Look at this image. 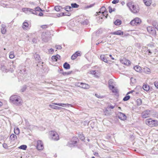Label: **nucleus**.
Instances as JSON below:
<instances>
[{"label": "nucleus", "mask_w": 158, "mask_h": 158, "mask_svg": "<svg viewBox=\"0 0 158 158\" xmlns=\"http://www.w3.org/2000/svg\"><path fill=\"white\" fill-rule=\"evenodd\" d=\"M63 67L64 68L66 69H69L70 68V66L69 64L67 62H65L63 64Z\"/></svg>", "instance_id": "4be33fe9"}, {"label": "nucleus", "mask_w": 158, "mask_h": 158, "mask_svg": "<svg viewBox=\"0 0 158 158\" xmlns=\"http://www.w3.org/2000/svg\"><path fill=\"white\" fill-rule=\"evenodd\" d=\"M107 13H108L107 11H106L105 12H103L102 13V15H103V16H105V15H106L105 17L106 18H107V15H108Z\"/></svg>", "instance_id": "603ef678"}, {"label": "nucleus", "mask_w": 158, "mask_h": 158, "mask_svg": "<svg viewBox=\"0 0 158 158\" xmlns=\"http://www.w3.org/2000/svg\"><path fill=\"white\" fill-rule=\"evenodd\" d=\"M127 6L129 7L130 10L134 13H136L139 11V8L138 6L132 4L131 2L127 4Z\"/></svg>", "instance_id": "f03ea898"}, {"label": "nucleus", "mask_w": 158, "mask_h": 158, "mask_svg": "<svg viewBox=\"0 0 158 158\" xmlns=\"http://www.w3.org/2000/svg\"><path fill=\"white\" fill-rule=\"evenodd\" d=\"M72 7L74 8H77L79 7V5L76 3H72L71 4Z\"/></svg>", "instance_id": "c9c22d12"}, {"label": "nucleus", "mask_w": 158, "mask_h": 158, "mask_svg": "<svg viewBox=\"0 0 158 158\" xmlns=\"http://www.w3.org/2000/svg\"><path fill=\"white\" fill-rule=\"evenodd\" d=\"M153 26L156 29V28L158 27V24L156 21H154L152 23Z\"/></svg>", "instance_id": "e433bc0d"}, {"label": "nucleus", "mask_w": 158, "mask_h": 158, "mask_svg": "<svg viewBox=\"0 0 158 158\" xmlns=\"http://www.w3.org/2000/svg\"><path fill=\"white\" fill-rule=\"evenodd\" d=\"M41 27L43 29H46L48 27V25H44L41 26Z\"/></svg>", "instance_id": "052dcab7"}, {"label": "nucleus", "mask_w": 158, "mask_h": 158, "mask_svg": "<svg viewBox=\"0 0 158 158\" xmlns=\"http://www.w3.org/2000/svg\"><path fill=\"white\" fill-rule=\"evenodd\" d=\"M58 71L60 73H62L63 75V73H64V72L63 71V69H60L59 67H58Z\"/></svg>", "instance_id": "3c124183"}, {"label": "nucleus", "mask_w": 158, "mask_h": 158, "mask_svg": "<svg viewBox=\"0 0 158 158\" xmlns=\"http://www.w3.org/2000/svg\"><path fill=\"white\" fill-rule=\"evenodd\" d=\"M145 4L147 6H149L152 3V0H143Z\"/></svg>", "instance_id": "aec40b11"}, {"label": "nucleus", "mask_w": 158, "mask_h": 158, "mask_svg": "<svg viewBox=\"0 0 158 158\" xmlns=\"http://www.w3.org/2000/svg\"><path fill=\"white\" fill-rule=\"evenodd\" d=\"M41 37L42 40L45 42H48L50 39L48 35L46 32H43L42 33Z\"/></svg>", "instance_id": "39448f33"}, {"label": "nucleus", "mask_w": 158, "mask_h": 158, "mask_svg": "<svg viewBox=\"0 0 158 158\" xmlns=\"http://www.w3.org/2000/svg\"><path fill=\"white\" fill-rule=\"evenodd\" d=\"M10 139L12 141H14L17 139V136L16 135L14 134H12L10 136Z\"/></svg>", "instance_id": "b1692460"}, {"label": "nucleus", "mask_w": 158, "mask_h": 158, "mask_svg": "<svg viewBox=\"0 0 158 158\" xmlns=\"http://www.w3.org/2000/svg\"><path fill=\"white\" fill-rule=\"evenodd\" d=\"M112 91L114 93H118V89L115 87L114 88V89H113L112 90Z\"/></svg>", "instance_id": "09e8293b"}, {"label": "nucleus", "mask_w": 158, "mask_h": 158, "mask_svg": "<svg viewBox=\"0 0 158 158\" xmlns=\"http://www.w3.org/2000/svg\"><path fill=\"white\" fill-rule=\"evenodd\" d=\"M134 69L137 72H140L141 69V68L139 66H136L134 67Z\"/></svg>", "instance_id": "c85d7f7f"}, {"label": "nucleus", "mask_w": 158, "mask_h": 158, "mask_svg": "<svg viewBox=\"0 0 158 158\" xmlns=\"http://www.w3.org/2000/svg\"><path fill=\"white\" fill-rule=\"evenodd\" d=\"M100 59L101 60L106 63L108 62V60L105 57V55H101L100 56Z\"/></svg>", "instance_id": "a878e982"}, {"label": "nucleus", "mask_w": 158, "mask_h": 158, "mask_svg": "<svg viewBox=\"0 0 158 158\" xmlns=\"http://www.w3.org/2000/svg\"><path fill=\"white\" fill-rule=\"evenodd\" d=\"M141 22V20L140 19L136 18L132 20L130 22V23L132 26L137 25L140 24Z\"/></svg>", "instance_id": "20e7f679"}, {"label": "nucleus", "mask_w": 158, "mask_h": 158, "mask_svg": "<svg viewBox=\"0 0 158 158\" xmlns=\"http://www.w3.org/2000/svg\"><path fill=\"white\" fill-rule=\"evenodd\" d=\"M50 135L51 139L55 141L58 140L59 139V137L58 134L56 132L54 131H51L50 132Z\"/></svg>", "instance_id": "7ed1b4c3"}, {"label": "nucleus", "mask_w": 158, "mask_h": 158, "mask_svg": "<svg viewBox=\"0 0 158 158\" xmlns=\"http://www.w3.org/2000/svg\"><path fill=\"white\" fill-rule=\"evenodd\" d=\"M143 88L144 90L146 91H148L150 89L149 86L148 85H143Z\"/></svg>", "instance_id": "bb28decb"}, {"label": "nucleus", "mask_w": 158, "mask_h": 158, "mask_svg": "<svg viewBox=\"0 0 158 158\" xmlns=\"http://www.w3.org/2000/svg\"><path fill=\"white\" fill-rule=\"evenodd\" d=\"M109 87L110 90H112L115 87L113 85H112L109 84Z\"/></svg>", "instance_id": "4d7b16f0"}, {"label": "nucleus", "mask_w": 158, "mask_h": 158, "mask_svg": "<svg viewBox=\"0 0 158 158\" xmlns=\"http://www.w3.org/2000/svg\"><path fill=\"white\" fill-rule=\"evenodd\" d=\"M15 56L13 52H10V53L9 57L10 59H13L14 58Z\"/></svg>", "instance_id": "a19ab883"}, {"label": "nucleus", "mask_w": 158, "mask_h": 158, "mask_svg": "<svg viewBox=\"0 0 158 158\" xmlns=\"http://www.w3.org/2000/svg\"><path fill=\"white\" fill-rule=\"evenodd\" d=\"M127 94L126 96H125L123 98V100L124 101H127L130 99V97L129 95H127Z\"/></svg>", "instance_id": "58836bf2"}, {"label": "nucleus", "mask_w": 158, "mask_h": 158, "mask_svg": "<svg viewBox=\"0 0 158 158\" xmlns=\"http://www.w3.org/2000/svg\"><path fill=\"white\" fill-rule=\"evenodd\" d=\"M95 96L99 98H102L104 97L103 96H100L97 94H95Z\"/></svg>", "instance_id": "864d4df0"}, {"label": "nucleus", "mask_w": 158, "mask_h": 158, "mask_svg": "<svg viewBox=\"0 0 158 158\" xmlns=\"http://www.w3.org/2000/svg\"><path fill=\"white\" fill-rule=\"evenodd\" d=\"M102 29L101 28L99 29L98 31H96L92 35V39H94L95 38V36H98L99 34L101 33H102Z\"/></svg>", "instance_id": "f8f14e48"}, {"label": "nucleus", "mask_w": 158, "mask_h": 158, "mask_svg": "<svg viewBox=\"0 0 158 158\" xmlns=\"http://www.w3.org/2000/svg\"><path fill=\"white\" fill-rule=\"evenodd\" d=\"M60 56L59 55L57 54L56 56H52V59L53 61H56L58 59H59L60 58Z\"/></svg>", "instance_id": "a211bd4d"}, {"label": "nucleus", "mask_w": 158, "mask_h": 158, "mask_svg": "<svg viewBox=\"0 0 158 158\" xmlns=\"http://www.w3.org/2000/svg\"><path fill=\"white\" fill-rule=\"evenodd\" d=\"M53 104L56 105L57 106H61L64 107V105H67L68 107L71 106L72 107V105L70 104H65L64 103H54Z\"/></svg>", "instance_id": "2eb2a0df"}, {"label": "nucleus", "mask_w": 158, "mask_h": 158, "mask_svg": "<svg viewBox=\"0 0 158 158\" xmlns=\"http://www.w3.org/2000/svg\"><path fill=\"white\" fill-rule=\"evenodd\" d=\"M119 2V0H114L112 2V3L113 4H116Z\"/></svg>", "instance_id": "e2e57ef3"}, {"label": "nucleus", "mask_w": 158, "mask_h": 158, "mask_svg": "<svg viewBox=\"0 0 158 158\" xmlns=\"http://www.w3.org/2000/svg\"><path fill=\"white\" fill-rule=\"evenodd\" d=\"M153 120L152 118L147 119L145 121V123L151 127H153Z\"/></svg>", "instance_id": "9d476101"}, {"label": "nucleus", "mask_w": 158, "mask_h": 158, "mask_svg": "<svg viewBox=\"0 0 158 158\" xmlns=\"http://www.w3.org/2000/svg\"><path fill=\"white\" fill-rule=\"evenodd\" d=\"M75 85L76 86H78V87H81V83L80 82H76L75 83Z\"/></svg>", "instance_id": "5fc2aeb1"}, {"label": "nucleus", "mask_w": 158, "mask_h": 158, "mask_svg": "<svg viewBox=\"0 0 158 158\" xmlns=\"http://www.w3.org/2000/svg\"><path fill=\"white\" fill-rule=\"evenodd\" d=\"M6 32V29L5 26L4 25H2L1 28V32L2 34H5Z\"/></svg>", "instance_id": "393cba45"}, {"label": "nucleus", "mask_w": 158, "mask_h": 158, "mask_svg": "<svg viewBox=\"0 0 158 158\" xmlns=\"http://www.w3.org/2000/svg\"><path fill=\"white\" fill-rule=\"evenodd\" d=\"M121 62L124 64L127 65H129L130 64V62L129 60L124 59L121 61Z\"/></svg>", "instance_id": "6ab92c4d"}, {"label": "nucleus", "mask_w": 158, "mask_h": 158, "mask_svg": "<svg viewBox=\"0 0 158 158\" xmlns=\"http://www.w3.org/2000/svg\"><path fill=\"white\" fill-rule=\"evenodd\" d=\"M106 11V9L105 6H102L100 9V10L99 13H102L103 12Z\"/></svg>", "instance_id": "2f4dec72"}, {"label": "nucleus", "mask_w": 158, "mask_h": 158, "mask_svg": "<svg viewBox=\"0 0 158 158\" xmlns=\"http://www.w3.org/2000/svg\"><path fill=\"white\" fill-rule=\"evenodd\" d=\"M1 69L2 70V71L4 72H7V69L5 68V67L4 66H2V67L1 68Z\"/></svg>", "instance_id": "8fccbe9b"}, {"label": "nucleus", "mask_w": 158, "mask_h": 158, "mask_svg": "<svg viewBox=\"0 0 158 158\" xmlns=\"http://www.w3.org/2000/svg\"><path fill=\"white\" fill-rule=\"evenodd\" d=\"M118 118L121 120H124L126 119L127 117L125 114L122 112H119L118 114Z\"/></svg>", "instance_id": "ddd939ff"}, {"label": "nucleus", "mask_w": 158, "mask_h": 158, "mask_svg": "<svg viewBox=\"0 0 158 158\" xmlns=\"http://www.w3.org/2000/svg\"><path fill=\"white\" fill-rule=\"evenodd\" d=\"M34 58L35 60L38 62L39 63L41 61V58L40 55L37 54L36 53H33Z\"/></svg>", "instance_id": "4468645a"}, {"label": "nucleus", "mask_w": 158, "mask_h": 158, "mask_svg": "<svg viewBox=\"0 0 158 158\" xmlns=\"http://www.w3.org/2000/svg\"><path fill=\"white\" fill-rule=\"evenodd\" d=\"M77 141L76 140H71L68 142L67 144V146L69 147H73L76 146Z\"/></svg>", "instance_id": "6e6552de"}, {"label": "nucleus", "mask_w": 158, "mask_h": 158, "mask_svg": "<svg viewBox=\"0 0 158 158\" xmlns=\"http://www.w3.org/2000/svg\"><path fill=\"white\" fill-rule=\"evenodd\" d=\"M10 100L11 102L17 106H19L22 104V100L20 97L19 96L16 95L11 96Z\"/></svg>", "instance_id": "f257e3e1"}, {"label": "nucleus", "mask_w": 158, "mask_h": 158, "mask_svg": "<svg viewBox=\"0 0 158 158\" xmlns=\"http://www.w3.org/2000/svg\"><path fill=\"white\" fill-rule=\"evenodd\" d=\"M95 5V3H94L93 4H90V5L86 6H85V9H87L90 8H91L92 7H93Z\"/></svg>", "instance_id": "a18cd8bd"}, {"label": "nucleus", "mask_w": 158, "mask_h": 158, "mask_svg": "<svg viewBox=\"0 0 158 158\" xmlns=\"http://www.w3.org/2000/svg\"><path fill=\"white\" fill-rule=\"evenodd\" d=\"M60 16H70L71 14L69 12H61L60 14H59Z\"/></svg>", "instance_id": "5701e85b"}, {"label": "nucleus", "mask_w": 158, "mask_h": 158, "mask_svg": "<svg viewBox=\"0 0 158 158\" xmlns=\"http://www.w3.org/2000/svg\"><path fill=\"white\" fill-rule=\"evenodd\" d=\"M154 85L155 87L158 89V81H155L154 83Z\"/></svg>", "instance_id": "13d9d810"}, {"label": "nucleus", "mask_w": 158, "mask_h": 158, "mask_svg": "<svg viewBox=\"0 0 158 158\" xmlns=\"http://www.w3.org/2000/svg\"><path fill=\"white\" fill-rule=\"evenodd\" d=\"M121 23L122 21L119 19L116 20L114 23V24L116 25H119L121 24Z\"/></svg>", "instance_id": "c756f323"}, {"label": "nucleus", "mask_w": 158, "mask_h": 158, "mask_svg": "<svg viewBox=\"0 0 158 158\" xmlns=\"http://www.w3.org/2000/svg\"><path fill=\"white\" fill-rule=\"evenodd\" d=\"M136 102L138 106L140 105L142 103V101L140 98H138L136 100Z\"/></svg>", "instance_id": "72a5a7b5"}, {"label": "nucleus", "mask_w": 158, "mask_h": 158, "mask_svg": "<svg viewBox=\"0 0 158 158\" xmlns=\"http://www.w3.org/2000/svg\"><path fill=\"white\" fill-rule=\"evenodd\" d=\"M37 149L38 150H42L44 148L43 143L41 140H39L37 141Z\"/></svg>", "instance_id": "0eeeda50"}, {"label": "nucleus", "mask_w": 158, "mask_h": 158, "mask_svg": "<svg viewBox=\"0 0 158 158\" xmlns=\"http://www.w3.org/2000/svg\"><path fill=\"white\" fill-rule=\"evenodd\" d=\"M14 133L16 135H18L19 133V129L17 127L16 129H14Z\"/></svg>", "instance_id": "4c0bfd02"}, {"label": "nucleus", "mask_w": 158, "mask_h": 158, "mask_svg": "<svg viewBox=\"0 0 158 158\" xmlns=\"http://www.w3.org/2000/svg\"><path fill=\"white\" fill-rule=\"evenodd\" d=\"M91 74L94 75L95 76H96V72L95 70L92 71L90 72Z\"/></svg>", "instance_id": "0e129e2a"}, {"label": "nucleus", "mask_w": 158, "mask_h": 158, "mask_svg": "<svg viewBox=\"0 0 158 158\" xmlns=\"http://www.w3.org/2000/svg\"><path fill=\"white\" fill-rule=\"evenodd\" d=\"M79 137H80V138L82 140L85 139L84 136L83 134L79 136Z\"/></svg>", "instance_id": "338daca9"}, {"label": "nucleus", "mask_w": 158, "mask_h": 158, "mask_svg": "<svg viewBox=\"0 0 158 158\" xmlns=\"http://www.w3.org/2000/svg\"><path fill=\"white\" fill-rule=\"evenodd\" d=\"M113 82V80L112 79H110L108 81V85H111L112 84Z\"/></svg>", "instance_id": "680f3d73"}, {"label": "nucleus", "mask_w": 158, "mask_h": 158, "mask_svg": "<svg viewBox=\"0 0 158 158\" xmlns=\"http://www.w3.org/2000/svg\"><path fill=\"white\" fill-rule=\"evenodd\" d=\"M130 80L131 82L133 84L136 82V79L134 78L131 77Z\"/></svg>", "instance_id": "de8ad7c7"}, {"label": "nucleus", "mask_w": 158, "mask_h": 158, "mask_svg": "<svg viewBox=\"0 0 158 158\" xmlns=\"http://www.w3.org/2000/svg\"><path fill=\"white\" fill-rule=\"evenodd\" d=\"M153 122V127H156L158 126V121L154 120Z\"/></svg>", "instance_id": "c03bdc74"}, {"label": "nucleus", "mask_w": 158, "mask_h": 158, "mask_svg": "<svg viewBox=\"0 0 158 158\" xmlns=\"http://www.w3.org/2000/svg\"><path fill=\"white\" fill-rule=\"evenodd\" d=\"M81 88L84 89H88L89 88V86L86 84L81 82Z\"/></svg>", "instance_id": "f3484780"}, {"label": "nucleus", "mask_w": 158, "mask_h": 158, "mask_svg": "<svg viewBox=\"0 0 158 158\" xmlns=\"http://www.w3.org/2000/svg\"><path fill=\"white\" fill-rule=\"evenodd\" d=\"M150 111V110H146L144 111L142 113V116L143 118H146L149 117Z\"/></svg>", "instance_id": "1a4fd4ad"}, {"label": "nucleus", "mask_w": 158, "mask_h": 158, "mask_svg": "<svg viewBox=\"0 0 158 158\" xmlns=\"http://www.w3.org/2000/svg\"><path fill=\"white\" fill-rule=\"evenodd\" d=\"M123 32L120 30H118L112 33V34L114 35H123Z\"/></svg>", "instance_id": "dca6fc26"}, {"label": "nucleus", "mask_w": 158, "mask_h": 158, "mask_svg": "<svg viewBox=\"0 0 158 158\" xmlns=\"http://www.w3.org/2000/svg\"><path fill=\"white\" fill-rule=\"evenodd\" d=\"M35 10L37 11H43V10H42V9L39 6H37L35 8Z\"/></svg>", "instance_id": "37998d69"}, {"label": "nucleus", "mask_w": 158, "mask_h": 158, "mask_svg": "<svg viewBox=\"0 0 158 158\" xmlns=\"http://www.w3.org/2000/svg\"><path fill=\"white\" fill-rule=\"evenodd\" d=\"M63 9H64L67 11L69 12L71 11L72 8L70 6H67L64 7Z\"/></svg>", "instance_id": "cd10ccee"}, {"label": "nucleus", "mask_w": 158, "mask_h": 158, "mask_svg": "<svg viewBox=\"0 0 158 158\" xmlns=\"http://www.w3.org/2000/svg\"><path fill=\"white\" fill-rule=\"evenodd\" d=\"M108 8L109 9V12L110 13H111L113 11L112 9L110 6H109Z\"/></svg>", "instance_id": "774afa93"}, {"label": "nucleus", "mask_w": 158, "mask_h": 158, "mask_svg": "<svg viewBox=\"0 0 158 158\" xmlns=\"http://www.w3.org/2000/svg\"><path fill=\"white\" fill-rule=\"evenodd\" d=\"M72 72V71H68L67 72H64V73H63V75H69L71 74Z\"/></svg>", "instance_id": "49530a36"}, {"label": "nucleus", "mask_w": 158, "mask_h": 158, "mask_svg": "<svg viewBox=\"0 0 158 158\" xmlns=\"http://www.w3.org/2000/svg\"><path fill=\"white\" fill-rule=\"evenodd\" d=\"M23 11L26 13L28 14H32L34 10L27 8H24L22 9Z\"/></svg>", "instance_id": "9b49d317"}, {"label": "nucleus", "mask_w": 158, "mask_h": 158, "mask_svg": "<svg viewBox=\"0 0 158 158\" xmlns=\"http://www.w3.org/2000/svg\"><path fill=\"white\" fill-rule=\"evenodd\" d=\"M28 26V24L27 22H24L23 23V29L25 28V27H27Z\"/></svg>", "instance_id": "79ce46f5"}, {"label": "nucleus", "mask_w": 158, "mask_h": 158, "mask_svg": "<svg viewBox=\"0 0 158 158\" xmlns=\"http://www.w3.org/2000/svg\"><path fill=\"white\" fill-rule=\"evenodd\" d=\"M77 57V54L76 53H74L71 56V59L73 60H75Z\"/></svg>", "instance_id": "ea45409f"}, {"label": "nucleus", "mask_w": 158, "mask_h": 158, "mask_svg": "<svg viewBox=\"0 0 158 158\" xmlns=\"http://www.w3.org/2000/svg\"><path fill=\"white\" fill-rule=\"evenodd\" d=\"M27 88V85H24L22 87V88L20 89V91L22 92H24L26 90Z\"/></svg>", "instance_id": "7c9ffc66"}, {"label": "nucleus", "mask_w": 158, "mask_h": 158, "mask_svg": "<svg viewBox=\"0 0 158 158\" xmlns=\"http://www.w3.org/2000/svg\"><path fill=\"white\" fill-rule=\"evenodd\" d=\"M49 106L52 108H53V109H55L56 110H61L63 108H62L61 107L56 106H54L53 105H49Z\"/></svg>", "instance_id": "412c9836"}, {"label": "nucleus", "mask_w": 158, "mask_h": 158, "mask_svg": "<svg viewBox=\"0 0 158 158\" xmlns=\"http://www.w3.org/2000/svg\"><path fill=\"white\" fill-rule=\"evenodd\" d=\"M26 70L25 68H24L23 69H22V70H20L21 72L24 74H25L26 73Z\"/></svg>", "instance_id": "bf43d9fd"}, {"label": "nucleus", "mask_w": 158, "mask_h": 158, "mask_svg": "<svg viewBox=\"0 0 158 158\" xmlns=\"http://www.w3.org/2000/svg\"><path fill=\"white\" fill-rule=\"evenodd\" d=\"M0 4L2 6H3V7H5L6 6V4H5L4 3L3 1H0Z\"/></svg>", "instance_id": "6e6d98bb"}, {"label": "nucleus", "mask_w": 158, "mask_h": 158, "mask_svg": "<svg viewBox=\"0 0 158 158\" xmlns=\"http://www.w3.org/2000/svg\"><path fill=\"white\" fill-rule=\"evenodd\" d=\"M55 47L57 49H61L62 48V47L60 45H56Z\"/></svg>", "instance_id": "69168bd1"}, {"label": "nucleus", "mask_w": 158, "mask_h": 158, "mask_svg": "<svg viewBox=\"0 0 158 158\" xmlns=\"http://www.w3.org/2000/svg\"><path fill=\"white\" fill-rule=\"evenodd\" d=\"M147 29L149 33L153 35H156V31L153 27L152 26H149L147 27Z\"/></svg>", "instance_id": "423d86ee"}, {"label": "nucleus", "mask_w": 158, "mask_h": 158, "mask_svg": "<svg viewBox=\"0 0 158 158\" xmlns=\"http://www.w3.org/2000/svg\"><path fill=\"white\" fill-rule=\"evenodd\" d=\"M62 9H63V8L61 6H57L55 7V10L57 11H60Z\"/></svg>", "instance_id": "473e14b6"}, {"label": "nucleus", "mask_w": 158, "mask_h": 158, "mask_svg": "<svg viewBox=\"0 0 158 158\" xmlns=\"http://www.w3.org/2000/svg\"><path fill=\"white\" fill-rule=\"evenodd\" d=\"M19 148L20 149L25 150L27 148V146L25 145H22L19 146Z\"/></svg>", "instance_id": "f704fd0d"}]
</instances>
